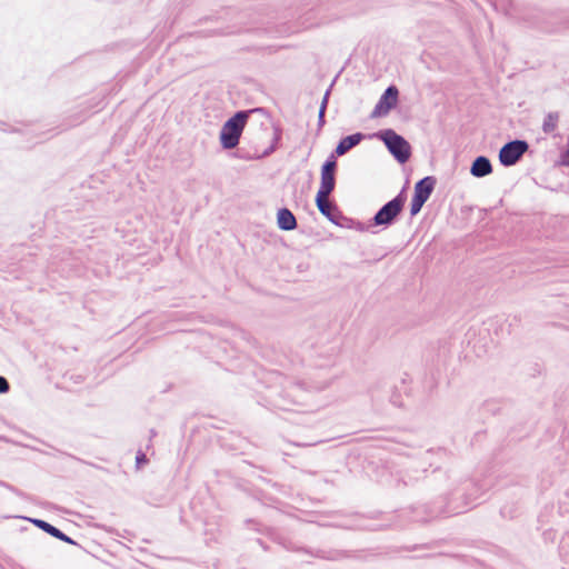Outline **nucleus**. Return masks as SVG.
I'll list each match as a JSON object with an SVG mask.
<instances>
[{
    "label": "nucleus",
    "instance_id": "obj_1",
    "mask_svg": "<svg viewBox=\"0 0 569 569\" xmlns=\"http://www.w3.org/2000/svg\"><path fill=\"white\" fill-rule=\"evenodd\" d=\"M451 478L438 483L437 487L448 485L446 495L438 497L431 503H422L402 509L398 517L413 522H427L439 517H451L468 510L485 492V488L471 478H457L452 470H448Z\"/></svg>",
    "mask_w": 569,
    "mask_h": 569
},
{
    "label": "nucleus",
    "instance_id": "obj_2",
    "mask_svg": "<svg viewBox=\"0 0 569 569\" xmlns=\"http://www.w3.org/2000/svg\"><path fill=\"white\" fill-rule=\"evenodd\" d=\"M450 452L442 448H430L422 455L421 467L409 466L397 473L398 486L402 483L405 487L415 486L420 480H425L428 486L437 487L438 483L448 481L451 476L438 465V461H447Z\"/></svg>",
    "mask_w": 569,
    "mask_h": 569
},
{
    "label": "nucleus",
    "instance_id": "obj_3",
    "mask_svg": "<svg viewBox=\"0 0 569 569\" xmlns=\"http://www.w3.org/2000/svg\"><path fill=\"white\" fill-rule=\"evenodd\" d=\"M522 20L531 28L547 33L560 32L569 28V14L566 12L531 10Z\"/></svg>",
    "mask_w": 569,
    "mask_h": 569
},
{
    "label": "nucleus",
    "instance_id": "obj_4",
    "mask_svg": "<svg viewBox=\"0 0 569 569\" xmlns=\"http://www.w3.org/2000/svg\"><path fill=\"white\" fill-rule=\"evenodd\" d=\"M250 114L251 111H237L222 124L219 134L222 149L232 150L239 144Z\"/></svg>",
    "mask_w": 569,
    "mask_h": 569
},
{
    "label": "nucleus",
    "instance_id": "obj_5",
    "mask_svg": "<svg viewBox=\"0 0 569 569\" xmlns=\"http://www.w3.org/2000/svg\"><path fill=\"white\" fill-rule=\"evenodd\" d=\"M407 201L406 187H403L400 192L386 202L371 218V226H382L383 228H388L396 223L398 217L403 210L405 203Z\"/></svg>",
    "mask_w": 569,
    "mask_h": 569
},
{
    "label": "nucleus",
    "instance_id": "obj_6",
    "mask_svg": "<svg viewBox=\"0 0 569 569\" xmlns=\"http://www.w3.org/2000/svg\"><path fill=\"white\" fill-rule=\"evenodd\" d=\"M380 139L390 154L400 163L403 164L409 161L411 157L410 143L393 129L379 130L373 134Z\"/></svg>",
    "mask_w": 569,
    "mask_h": 569
},
{
    "label": "nucleus",
    "instance_id": "obj_7",
    "mask_svg": "<svg viewBox=\"0 0 569 569\" xmlns=\"http://www.w3.org/2000/svg\"><path fill=\"white\" fill-rule=\"evenodd\" d=\"M529 143L526 140L515 139L506 142L499 150V161L503 167L515 166L528 151Z\"/></svg>",
    "mask_w": 569,
    "mask_h": 569
},
{
    "label": "nucleus",
    "instance_id": "obj_8",
    "mask_svg": "<svg viewBox=\"0 0 569 569\" xmlns=\"http://www.w3.org/2000/svg\"><path fill=\"white\" fill-rule=\"evenodd\" d=\"M337 160L333 157H328L321 166L320 171V187L316 197H329L336 188V172H337Z\"/></svg>",
    "mask_w": 569,
    "mask_h": 569
},
{
    "label": "nucleus",
    "instance_id": "obj_9",
    "mask_svg": "<svg viewBox=\"0 0 569 569\" xmlns=\"http://www.w3.org/2000/svg\"><path fill=\"white\" fill-rule=\"evenodd\" d=\"M295 551H302L311 557L329 560L340 561L347 558H360L358 551H349L342 549H307V548H292Z\"/></svg>",
    "mask_w": 569,
    "mask_h": 569
},
{
    "label": "nucleus",
    "instance_id": "obj_10",
    "mask_svg": "<svg viewBox=\"0 0 569 569\" xmlns=\"http://www.w3.org/2000/svg\"><path fill=\"white\" fill-rule=\"evenodd\" d=\"M399 98V90L395 84H390L380 96L377 104L375 106L371 117L378 118L387 116L393 108H396Z\"/></svg>",
    "mask_w": 569,
    "mask_h": 569
},
{
    "label": "nucleus",
    "instance_id": "obj_11",
    "mask_svg": "<svg viewBox=\"0 0 569 569\" xmlns=\"http://www.w3.org/2000/svg\"><path fill=\"white\" fill-rule=\"evenodd\" d=\"M315 202L322 216H325L331 223L336 226L339 224V220L342 219V211L336 202H330L328 197H316Z\"/></svg>",
    "mask_w": 569,
    "mask_h": 569
},
{
    "label": "nucleus",
    "instance_id": "obj_12",
    "mask_svg": "<svg viewBox=\"0 0 569 569\" xmlns=\"http://www.w3.org/2000/svg\"><path fill=\"white\" fill-rule=\"evenodd\" d=\"M363 139H366V134L362 132H356L341 138L329 157H333V160H337V157L345 156L351 149L357 147Z\"/></svg>",
    "mask_w": 569,
    "mask_h": 569
},
{
    "label": "nucleus",
    "instance_id": "obj_13",
    "mask_svg": "<svg viewBox=\"0 0 569 569\" xmlns=\"http://www.w3.org/2000/svg\"><path fill=\"white\" fill-rule=\"evenodd\" d=\"M436 183L437 179L433 176H427L418 180L415 184L413 196L427 202L435 190Z\"/></svg>",
    "mask_w": 569,
    "mask_h": 569
},
{
    "label": "nucleus",
    "instance_id": "obj_14",
    "mask_svg": "<svg viewBox=\"0 0 569 569\" xmlns=\"http://www.w3.org/2000/svg\"><path fill=\"white\" fill-rule=\"evenodd\" d=\"M403 396H406V397L410 396V389L408 387V379L407 378H402L400 380V385L399 386L395 385L393 387H391L390 396H389V401L395 407H399V408L403 407L405 406Z\"/></svg>",
    "mask_w": 569,
    "mask_h": 569
},
{
    "label": "nucleus",
    "instance_id": "obj_15",
    "mask_svg": "<svg viewBox=\"0 0 569 569\" xmlns=\"http://www.w3.org/2000/svg\"><path fill=\"white\" fill-rule=\"evenodd\" d=\"M277 226L282 231H292L298 227V222L291 210L283 207L277 212Z\"/></svg>",
    "mask_w": 569,
    "mask_h": 569
},
{
    "label": "nucleus",
    "instance_id": "obj_16",
    "mask_svg": "<svg viewBox=\"0 0 569 569\" xmlns=\"http://www.w3.org/2000/svg\"><path fill=\"white\" fill-rule=\"evenodd\" d=\"M492 172V164L488 157L478 156L470 166V173L476 178H483Z\"/></svg>",
    "mask_w": 569,
    "mask_h": 569
},
{
    "label": "nucleus",
    "instance_id": "obj_17",
    "mask_svg": "<svg viewBox=\"0 0 569 569\" xmlns=\"http://www.w3.org/2000/svg\"><path fill=\"white\" fill-rule=\"evenodd\" d=\"M34 522L39 528H41L46 532L50 533L51 536H53L62 541L71 542V539L69 537H67L63 532H61L58 528L51 526L50 523H48L43 520H36Z\"/></svg>",
    "mask_w": 569,
    "mask_h": 569
},
{
    "label": "nucleus",
    "instance_id": "obj_18",
    "mask_svg": "<svg viewBox=\"0 0 569 569\" xmlns=\"http://www.w3.org/2000/svg\"><path fill=\"white\" fill-rule=\"evenodd\" d=\"M337 226L347 229H355L360 232H365L368 230V227L363 222L356 220L353 218L346 217L343 213L342 219L339 220V224Z\"/></svg>",
    "mask_w": 569,
    "mask_h": 569
},
{
    "label": "nucleus",
    "instance_id": "obj_19",
    "mask_svg": "<svg viewBox=\"0 0 569 569\" xmlns=\"http://www.w3.org/2000/svg\"><path fill=\"white\" fill-rule=\"evenodd\" d=\"M559 120V113L558 112H549L542 123V130L545 133H551L558 123Z\"/></svg>",
    "mask_w": 569,
    "mask_h": 569
},
{
    "label": "nucleus",
    "instance_id": "obj_20",
    "mask_svg": "<svg viewBox=\"0 0 569 569\" xmlns=\"http://www.w3.org/2000/svg\"><path fill=\"white\" fill-rule=\"evenodd\" d=\"M425 203L426 202L423 200L418 199L415 196H412L411 202H410V216L411 217L417 216L421 211Z\"/></svg>",
    "mask_w": 569,
    "mask_h": 569
},
{
    "label": "nucleus",
    "instance_id": "obj_21",
    "mask_svg": "<svg viewBox=\"0 0 569 569\" xmlns=\"http://www.w3.org/2000/svg\"><path fill=\"white\" fill-rule=\"evenodd\" d=\"M391 525H376V523H365L359 522L353 526V528L361 529V530H381L390 527Z\"/></svg>",
    "mask_w": 569,
    "mask_h": 569
},
{
    "label": "nucleus",
    "instance_id": "obj_22",
    "mask_svg": "<svg viewBox=\"0 0 569 569\" xmlns=\"http://www.w3.org/2000/svg\"><path fill=\"white\" fill-rule=\"evenodd\" d=\"M272 129H273V138H272L271 144H273L278 148L279 142L281 141V138H282V128L280 127V124L273 123Z\"/></svg>",
    "mask_w": 569,
    "mask_h": 569
},
{
    "label": "nucleus",
    "instance_id": "obj_23",
    "mask_svg": "<svg viewBox=\"0 0 569 569\" xmlns=\"http://www.w3.org/2000/svg\"><path fill=\"white\" fill-rule=\"evenodd\" d=\"M276 150H277V147L273 144H270L267 149L263 150V152L261 154H256L254 157H244V156H239V157L242 159H261V158L269 157Z\"/></svg>",
    "mask_w": 569,
    "mask_h": 569
},
{
    "label": "nucleus",
    "instance_id": "obj_24",
    "mask_svg": "<svg viewBox=\"0 0 569 569\" xmlns=\"http://www.w3.org/2000/svg\"><path fill=\"white\" fill-rule=\"evenodd\" d=\"M276 150H277V147L273 144H270L267 149L263 150V152L261 154H256L254 157H244V156H239V157L242 159H261V158L269 157Z\"/></svg>",
    "mask_w": 569,
    "mask_h": 569
},
{
    "label": "nucleus",
    "instance_id": "obj_25",
    "mask_svg": "<svg viewBox=\"0 0 569 569\" xmlns=\"http://www.w3.org/2000/svg\"><path fill=\"white\" fill-rule=\"evenodd\" d=\"M329 96H330V88L326 91L323 98H322V101L320 103V108H319V111H323L326 112L327 111V107H328V101H329Z\"/></svg>",
    "mask_w": 569,
    "mask_h": 569
},
{
    "label": "nucleus",
    "instance_id": "obj_26",
    "mask_svg": "<svg viewBox=\"0 0 569 569\" xmlns=\"http://www.w3.org/2000/svg\"><path fill=\"white\" fill-rule=\"evenodd\" d=\"M326 124V112H318V133L321 131L323 126Z\"/></svg>",
    "mask_w": 569,
    "mask_h": 569
},
{
    "label": "nucleus",
    "instance_id": "obj_27",
    "mask_svg": "<svg viewBox=\"0 0 569 569\" xmlns=\"http://www.w3.org/2000/svg\"><path fill=\"white\" fill-rule=\"evenodd\" d=\"M560 164H562L565 167H569V149L561 152Z\"/></svg>",
    "mask_w": 569,
    "mask_h": 569
},
{
    "label": "nucleus",
    "instance_id": "obj_28",
    "mask_svg": "<svg viewBox=\"0 0 569 569\" xmlns=\"http://www.w3.org/2000/svg\"><path fill=\"white\" fill-rule=\"evenodd\" d=\"M9 390V383L6 378L0 376V393H4Z\"/></svg>",
    "mask_w": 569,
    "mask_h": 569
},
{
    "label": "nucleus",
    "instance_id": "obj_29",
    "mask_svg": "<svg viewBox=\"0 0 569 569\" xmlns=\"http://www.w3.org/2000/svg\"><path fill=\"white\" fill-rule=\"evenodd\" d=\"M248 111H251V113H262V114H264V116H268V111H267V109L261 108V107H259V108H253V109H249Z\"/></svg>",
    "mask_w": 569,
    "mask_h": 569
},
{
    "label": "nucleus",
    "instance_id": "obj_30",
    "mask_svg": "<svg viewBox=\"0 0 569 569\" xmlns=\"http://www.w3.org/2000/svg\"><path fill=\"white\" fill-rule=\"evenodd\" d=\"M512 7H513V1L512 0H507V4H506V8H505L506 14H511Z\"/></svg>",
    "mask_w": 569,
    "mask_h": 569
},
{
    "label": "nucleus",
    "instance_id": "obj_31",
    "mask_svg": "<svg viewBox=\"0 0 569 569\" xmlns=\"http://www.w3.org/2000/svg\"><path fill=\"white\" fill-rule=\"evenodd\" d=\"M276 406H277L278 408H280V409H283V410H287V409H288V408H287V406H286V402H284V401H283V402H278V403H276Z\"/></svg>",
    "mask_w": 569,
    "mask_h": 569
},
{
    "label": "nucleus",
    "instance_id": "obj_32",
    "mask_svg": "<svg viewBox=\"0 0 569 569\" xmlns=\"http://www.w3.org/2000/svg\"><path fill=\"white\" fill-rule=\"evenodd\" d=\"M247 525L258 526V522H256L253 519H248L246 521Z\"/></svg>",
    "mask_w": 569,
    "mask_h": 569
},
{
    "label": "nucleus",
    "instance_id": "obj_33",
    "mask_svg": "<svg viewBox=\"0 0 569 569\" xmlns=\"http://www.w3.org/2000/svg\"><path fill=\"white\" fill-rule=\"evenodd\" d=\"M419 547L416 545L413 547H409V548H406L408 551H411V550H417Z\"/></svg>",
    "mask_w": 569,
    "mask_h": 569
},
{
    "label": "nucleus",
    "instance_id": "obj_34",
    "mask_svg": "<svg viewBox=\"0 0 569 569\" xmlns=\"http://www.w3.org/2000/svg\"><path fill=\"white\" fill-rule=\"evenodd\" d=\"M143 461H144V466L148 463V458H147V452L144 451V458H143Z\"/></svg>",
    "mask_w": 569,
    "mask_h": 569
},
{
    "label": "nucleus",
    "instance_id": "obj_35",
    "mask_svg": "<svg viewBox=\"0 0 569 569\" xmlns=\"http://www.w3.org/2000/svg\"><path fill=\"white\" fill-rule=\"evenodd\" d=\"M150 435H151V437H154V436L157 435V433H156V431H154V429H151V430H150Z\"/></svg>",
    "mask_w": 569,
    "mask_h": 569
},
{
    "label": "nucleus",
    "instance_id": "obj_36",
    "mask_svg": "<svg viewBox=\"0 0 569 569\" xmlns=\"http://www.w3.org/2000/svg\"><path fill=\"white\" fill-rule=\"evenodd\" d=\"M141 461V458L137 456V462L139 463Z\"/></svg>",
    "mask_w": 569,
    "mask_h": 569
}]
</instances>
